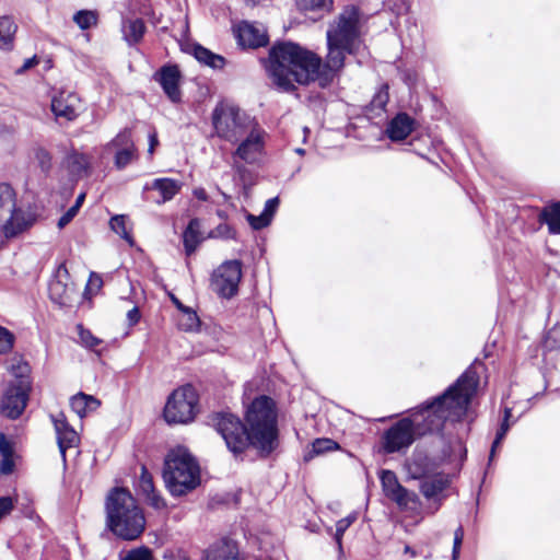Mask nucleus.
<instances>
[{"mask_svg":"<svg viewBox=\"0 0 560 560\" xmlns=\"http://www.w3.org/2000/svg\"><path fill=\"white\" fill-rule=\"evenodd\" d=\"M327 48L328 54L323 62L316 54L291 42L272 46L268 71L273 83L287 92L295 89L294 82L308 84L313 81L322 88L328 86L343 68L348 47L327 40Z\"/></svg>","mask_w":560,"mask_h":560,"instance_id":"obj_1","label":"nucleus"},{"mask_svg":"<svg viewBox=\"0 0 560 560\" xmlns=\"http://www.w3.org/2000/svg\"><path fill=\"white\" fill-rule=\"evenodd\" d=\"M245 420L247 427L236 416L219 412L213 415L212 424L234 455L252 446L260 457H268L279 446L275 401L268 396L255 398L246 409Z\"/></svg>","mask_w":560,"mask_h":560,"instance_id":"obj_2","label":"nucleus"},{"mask_svg":"<svg viewBox=\"0 0 560 560\" xmlns=\"http://www.w3.org/2000/svg\"><path fill=\"white\" fill-rule=\"evenodd\" d=\"M477 360L445 392L415 408L407 417L418 438L443 431L446 421L458 422L466 416L477 393Z\"/></svg>","mask_w":560,"mask_h":560,"instance_id":"obj_3","label":"nucleus"},{"mask_svg":"<svg viewBox=\"0 0 560 560\" xmlns=\"http://www.w3.org/2000/svg\"><path fill=\"white\" fill-rule=\"evenodd\" d=\"M106 527L124 540L137 539L145 528V517L136 499L125 488H114L105 501Z\"/></svg>","mask_w":560,"mask_h":560,"instance_id":"obj_4","label":"nucleus"},{"mask_svg":"<svg viewBox=\"0 0 560 560\" xmlns=\"http://www.w3.org/2000/svg\"><path fill=\"white\" fill-rule=\"evenodd\" d=\"M163 479L172 495H184L200 483L199 465L186 450L171 451L164 459Z\"/></svg>","mask_w":560,"mask_h":560,"instance_id":"obj_5","label":"nucleus"},{"mask_svg":"<svg viewBox=\"0 0 560 560\" xmlns=\"http://www.w3.org/2000/svg\"><path fill=\"white\" fill-rule=\"evenodd\" d=\"M211 118L215 136L232 144H236L257 124L238 107L224 103L214 107Z\"/></svg>","mask_w":560,"mask_h":560,"instance_id":"obj_6","label":"nucleus"},{"mask_svg":"<svg viewBox=\"0 0 560 560\" xmlns=\"http://www.w3.org/2000/svg\"><path fill=\"white\" fill-rule=\"evenodd\" d=\"M360 10L346 7L327 30V40L348 47V55H363L365 46L360 36Z\"/></svg>","mask_w":560,"mask_h":560,"instance_id":"obj_7","label":"nucleus"},{"mask_svg":"<svg viewBox=\"0 0 560 560\" xmlns=\"http://www.w3.org/2000/svg\"><path fill=\"white\" fill-rule=\"evenodd\" d=\"M199 396L190 384L175 389L168 397L164 408V419L167 423H187L194 420L197 412Z\"/></svg>","mask_w":560,"mask_h":560,"instance_id":"obj_8","label":"nucleus"},{"mask_svg":"<svg viewBox=\"0 0 560 560\" xmlns=\"http://www.w3.org/2000/svg\"><path fill=\"white\" fill-rule=\"evenodd\" d=\"M266 131L258 124L252 127L250 131L246 132L236 143L237 147L232 153L234 163L241 161L245 164L256 165L262 162L266 154Z\"/></svg>","mask_w":560,"mask_h":560,"instance_id":"obj_9","label":"nucleus"},{"mask_svg":"<svg viewBox=\"0 0 560 560\" xmlns=\"http://www.w3.org/2000/svg\"><path fill=\"white\" fill-rule=\"evenodd\" d=\"M242 279V264L240 260H229L220 265L212 273L211 289L220 298L231 299L238 291Z\"/></svg>","mask_w":560,"mask_h":560,"instance_id":"obj_10","label":"nucleus"},{"mask_svg":"<svg viewBox=\"0 0 560 560\" xmlns=\"http://www.w3.org/2000/svg\"><path fill=\"white\" fill-rule=\"evenodd\" d=\"M417 438L411 422L405 417L383 433L382 446L387 454L397 453L407 450Z\"/></svg>","mask_w":560,"mask_h":560,"instance_id":"obj_11","label":"nucleus"},{"mask_svg":"<svg viewBox=\"0 0 560 560\" xmlns=\"http://www.w3.org/2000/svg\"><path fill=\"white\" fill-rule=\"evenodd\" d=\"M153 80L161 85L164 94L172 103H179L182 101L180 84L183 74L177 65L167 63L162 66L154 72Z\"/></svg>","mask_w":560,"mask_h":560,"instance_id":"obj_12","label":"nucleus"},{"mask_svg":"<svg viewBox=\"0 0 560 560\" xmlns=\"http://www.w3.org/2000/svg\"><path fill=\"white\" fill-rule=\"evenodd\" d=\"M27 398V386L23 381L11 384L2 397L1 412L11 419L19 418L26 407Z\"/></svg>","mask_w":560,"mask_h":560,"instance_id":"obj_13","label":"nucleus"},{"mask_svg":"<svg viewBox=\"0 0 560 560\" xmlns=\"http://www.w3.org/2000/svg\"><path fill=\"white\" fill-rule=\"evenodd\" d=\"M233 31L237 44L243 48L255 49L269 43L267 30L261 24L243 21Z\"/></svg>","mask_w":560,"mask_h":560,"instance_id":"obj_14","label":"nucleus"},{"mask_svg":"<svg viewBox=\"0 0 560 560\" xmlns=\"http://www.w3.org/2000/svg\"><path fill=\"white\" fill-rule=\"evenodd\" d=\"M51 419L57 434L59 452L63 463H66V452L68 448L77 446L79 436L75 430L68 423L62 412L52 416Z\"/></svg>","mask_w":560,"mask_h":560,"instance_id":"obj_15","label":"nucleus"},{"mask_svg":"<svg viewBox=\"0 0 560 560\" xmlns=\"http://www.w3.org/2000/svg\"><path fill=\"white\" fill-rule=\"evenodd\" d=\"M2 222H4L2 229L7 238L15 237L33 224V220L16 206Z\"/></svg>","mask_w":560,"mask_h":560,"instance_id":"obj_16","label":"nucleus"},{"mask_svg":"<svg viewBox=\"0 0 560 560\" xmlns=\"http://www.w3.org/2000/svg\"><path fill=\"white\" fill-rule=\"evenodd\" d=\"M415 120L406 113L397 114L387 125L386 135L392 141L405 140L413 130Z\"/></svg>","mask_w":560,"mask_h":560,"instance_id":"obj_17","label":"nucleus"},{"mask_svg":"<svg viewBox=\"0 0 560 560\" xmlns=\"http://www.w3.org/2000/svg\"><path fill=\"white\" fill-rule=\"evenodd\" d=\"M203 560H238V547L231 539H222L205 551Z\"/></svg>","mask_w":560,"mask_h":560,"instance_id":"obj_18","label":"nucleus"},{"mask_svg":"<svg viewBox=\"0 0 560 560\" xmlns=\"http://www.w3.org/2000/svg\"><path fill=\"white\" fill-rule=\"evenodd\" d=\"M65 165L72 179H81L90 173V158L84 153L70 152L65 159Z\"/></svg>","mask_w":560,"mask_h":560,"instance_id":"obj_19","label":"nucleus"},{"mask_svg":"<svg viewBox=\"0 0 560 560\" xmlns=\"http://www.w3.org/2000/svg\"><path fill=\"white\" fill-rule=\"evenodd\" d=\"M182 188V183L177 179L164 177L155 178L151 186H145V189L156 190L161 195V199L156 200L159 205L172 200Z\"/></svg>","mask_w":560,"mask_h":560,"instance_id":"obj_20","label":"nucleus"},{"mask_svg":"<svg viewBox=\"0 0 560 560\" xmlns=\"http://www.w3.org/2000/svg\"><path fill=\"white\" fill-rule=\"evenodd\" d=\"M538 222L548 226L549 234H560V201L545 206L538 214Z\"/></svg>","mask_w":560,"mask_h":560,"instance_id":"obj_21","label":"nucleus"},{"mask_svg":"<svg viewBox=\"0 0 560 560\" xmlns=\"http://www.w3.org/2000/svg\"><path fill=\"white\" fill-rule=\"evenodd\" d=\"M145 31V24L141 19H127L122 21V37L129 46L140 43Z\"/></svg>","mask_w":560,"mask_h":560,"instance_id":"obj_22","label":"nucleus"},{"mask_svg":"<svg viewBox=\"0 0 560 560\" xmlns=\"http://www.w3.org/2000/svg\"><path fill=\"white\" fill-rule=\"evenodd\" d=\"M448 486V480L441 474L429 475L420 481V491L427 499H435Z\"/></svg>","mask_w":560,"mask_h":560,"instance_id":"obj_23","label":"nucleus"},{"mask_svg":"<svg viewBox=\"0 0 560 560\" xmlns=\"http://www.w3.org/2000/svg\"><path fill=\"white\" fill-rule=\"evenodd\" d=\"M200 228V219L194 218L189 221L183 233V244L187 256H190L192 253H195L202 241Z\"/></svg>","mask_w":560,"mask_h":560,"instance_id":"obj_24","label":"nucleus"},{"mask_svg":"<svg viewBox=\"0 0 560 560\" xmlns=\"http://www.w3.org/2000/svg\"><path fill=\"white\" fill-rule=\"evenodd\" d=\"M101 402L97 398L84 393L74 395L70 400L71 409L80 417L83 418L89 412L96 410Z\"/></svg>","mask_w":560,"mask_h":560,"instance_id":"obj_25","label":"nucleus"},{"mask_svg":"<svg viewBox=\"0 0 560 560\" xmlns=\"http://www.w3.org/2000/svg\"><path fill=\"white\" fill-rule=\"evenodd\" d=\"M71 98V95H68L67 97L60 95L55 96L51 100V112L57 118H65L66 120L71 121L78 117L75 107L70 103Z\"/></svg>","mask_w":560,"mask_h":560,"instance_id":"obj_26","label":"nucleus"},{"mask_svg":"<svg viewBox=\"0 0 560 560\" xmlns=\"http://www.w3.org/2000/svg\"><path fill=\"white\" fill-rule=\"evenodd\" d=\"M192 55L200 63L214 70L222 69L225 65V59L223 56L214 54L199 44L192 47Z\"/></svg>","mask_w":560,"mask_h":560,"instance_id":"obj_27","label":"nucleus"},{"mask_svg":"<svg viewBox=\"0 0 560 560\" xmlns=\"http://www.w3.org/2000/svg\"><path fill=\"white\" fill-rule=\"evenodd\" d=\"M400 510L408 512H418L420 510V500L416 492L408 490L407 488H402L399 492H397L392 499Z\"/></svg>","mask_w":560,"mask_h":560,"instance_id":"obj_28","label":"nucleus"},{"mask_svg":"<svg viewBox=\"0 0 560 560\" xmlns=\"http://www.w3.org/2000/svg\"><path fill=\"white\" fill-rule=\"evenodd\" d=\"M16 24L9 16H0V49L11 50L14 46Z\"/></svg>","mask_w":560,"mask_h":560,"instance_id":"obj_29","label":"nucleus"},{"mask_svg":"<svg viewBox=\"0 0 560 560\" xmlns=\"http://www.w3.org/2000/svg\"><path fill=\"white\" fill-rule=\"evenodd\" d=\"M15 206V192L13 188L9 184H0V222L13 211Z\"/></svg>","mask_w":560,"mask_h":560,"instance_id":"obj_30","label":"nucleus"},{"mask_svg":"<svg viewBox=\"0 0 560 560\" xmlns=\"http://www.w3.org/2000/svg\"><path fill=\"white\" fill-rule=\"evenodd\" d=\"M380 480L384 494L392 499L404 487L399 483L396 474L393 470L382 469L380 472Z\"/></svg>","mask_w":560,"mask_h":560,"instance_id":"obj_31","label":"nucleus"},{"mask_svg":"<svg viewBox=\"0 0 560 560\" xmlns=\"http://www.w3.org/2000/svg\"><path fill=\"white\" fill-rule=\"evenodd\" d=\"M296 7L302 12H330L334 0H295Z\"/></svg>","mask_w":560,"mask_h":560,"instance_id":"obj_32","label":"nucleus"},{"mask_svg":"<svg viewBox=\"0 0 560 560\" xmlns=\"http://www.w3.org/2000/svg\"><path fill=\"white\" fill-rule=\"evenodd\" d=\"M338 447H339V445L331 439H326V438L316 439L312 443V450L305 455L304 458H305V460H310L316 455H320L326 452L334 451Z\"/></svg>","mask_w":560,"mask_h":560,"instance_id":"obj_33","label":"nucleus"},{"mask_svg":"<svg viewBox=\"0 0 560 560\" xmlns=\"http://www.w3.org/2000/svg\"><path fill=\"white\" fill-rule=\"evenodd\" d=\"M110 229L124 238L129 245H133V238L127 229V217L124 214L114 215L109 221Z\"/></svg>","mask_w":560,"mask_h":560,"instance_id":"obj_34","label":"nucleus"},{"mask_svg":"<svg viewBox=\"0 0 560 560\" xmlns=\"http://www.w3.org/2000/svg\"><path fill=\"white\" fill-rule=\"evenodd\" d=\"M408 471L412 479L423 480L430 475L427 458L421 456L415 457L408 465Z\"/></svg>","mask_w":560,"mask_h":560,"instance_id":"obj_35","label":"nucleus"},{"mask_svg":"<svg viewBox=\"0 0 560 560\" xmlns=\"http://www.w3.org/2000/svg\"><path fill=\"white\" fill-rule=\"evenodd\" d=\"M199 325L200 320L197 313L190 307L185 308L183 316L178 322L179 328L185 331H194L199 327Z\"/></svg>","mask_w":560,"mask_h":560,"instance_id":"obj_36","label":"nucleus"},{"mask_svg":"<svg viewBox=\"0 0 560 560\" xmlns=\"http://www.w3.org/2000/svg\"><path fill=\"white\" fill-rule=\"evenodd\" d=\"M73 21L81 30H89L96 25L97 14L94 11L81 10L73 15Z\"/></svg>","mask_w":560,"mask_h":560,"instance_id":"obj_37","label":"nucleus"},{"mask_svg":"<svg viewBox=\"0 0 560 560\" xmlns=\"http://www.w3.org/2000/svg\"><path fill=\"white\" fill-rule=\"evenodd\" d=\"M68 289L59 280H55L49 284V296L50 299L59 304L65 305L68 302L67 296Z\"/></svg>","mask_w":560,"mask_h":560,"instance_id":"obj_38","label":"nucleus"},{"mask_svg":"<svg viewBox=\"0 0 560 560\" xmlns=\"http://www.w3.org/2000/svg\"><path fill=\"white\" fill-rule=\"evenodd\" d=\"M512 415V411L510 408H505L504 409V418H503V421L499 428V430L497 431V434H495V439L492 443V446H491V452H490V459L492 458V456L494 455V452L497 450V447L501 444V442L503 441V439L505 438L509 429H510V424H509V419Z\"/></svg>","mask_w":560,"mask_h":560,"instance_id":"obj_39","label":"nucleus"},{"mask_svg":"<svg viewBox=\"0 0 560 560\" xmlns=\"http://www.w3.org/2000/svg\"><path fill=\"white\" fill-rule=\"evenodd\" d=\"M34 158H35L40 171L45 175L49 174V172L52 167L51 154L45 148L38 147V148L34 149Z\"/></svg>","mask_w":560,"mask_h":560,"instance_id":"obj_40","label":"nucleus"},{"mask_svg":"<svg viewBox=\"0 0 560 560\" xmlns=\"http://www.w3.org/2000/svg\"><path fill=\"white\" fill-rule=\"evenodd\" d=\"M85 199V194L82 192L77 197V200L72 207H70L66 213H63L60 219L58 220V228L63 229L66 225H68L72 219L78 214L79 209L81 208L83 201Z\"/></svg>","mask_w":560,"mask_h":560,"instance_id":"obj_41","label":"nucleus"},{"mask_svg":"<svg viewBox=\"0 0 560 560\" xmlns=\"http://www.w3.org/2000/svg\"><path fill=\"white\" fill-rule=\"evenodd\" d=\"M208 237L220 240H236L237 233L236 230L230 224L221 223L209 232Z\"/></svg>","mask_w":560,"mask_h":560,"instance_id":"obj_42","label":"nucleus"},{"mask_svg":"<svg viewBox=\"0 0 560 560\" xmlns=\"http://www.w3.org/2000/svg\"><path fill=\"white\" fill-rule=\"evenodd\" d=\"M78 331L81 343L85 348L97 352V347L103 343V340L95 337L89 329H85L82 325H78Z\"/></svg>","mask_w":560,"mask_h":560,"instance_id":"obj_43","label":"nucleus"},{"mask_svg":"<svg viewBox=\"0 0 560 560\" xmlns=\"http://www.w3.org/2000/svg\"><path fill=\"white\" fill-rule=\"evenodd\" d=\"M136 156V148L117 149L115 154V166L118 170L125 168Z\"/></svg>","mask_w":560,"mask_h":560,"instance_id":"obj_44","label":"nucleus"},{"mask_svg":"<svg viewBox=\"0 0 560 560\" xmlns=\"http://www.w3.org/2000/svg\"><path fill=\"white\" fill-rule=\"evenodd\" d=\"M389 86L387 83H384L380 86V89L374 94L371 105L375 109H384L389 100L388 93Z\"/></svg>","mask_w":560,"mask_h":560,"instance_id":"obj_45","label":"nucleus"},{"mask_svg":"<svg viewBox=\"0 0 560 560\" xmlns=\"http://www.w3.org/2000/svg\"><path fill=\"white\" fill-rule=\"evenodd\" d=\"M112 145L116 149L136 148L131 137V130L125 128L113 140Z\"/></svg>","mask_w":560,"mask_h":560,"instance_id":"obj_46","label":"nucleus"},{"mask_svg":"<svg viewBox=\"0 0 560 560\" xmlns=\"http://www.w3.org/2000/svg\"><path fill=\"white\" fill-rule=\"evenodd\" d=\"M544 347L547 350L560 348V324H556L551 329H549L545 337Z\"/></svg>","mask_w":560,"mask_h":560,"instance_id":"obj_47","label":"nucleus"},{"mask_svg":"<svg viewBox=\"0 0 560 560\" xmlns=\"http://www.w3.org/2000/svg\"><path fill=\"white\" fill-rule=\"evenodd\" d=\"M121 560H154V558L152 550L149 547L142 546L128 551Z\"/></svg>","mask_w":560,"mask_h":560,"instance_id":"obj_48","label":"nucleus"},{"mask_svg":"<svg viewBox=\"0 0 560 560\" xmlns=\"http://www.w3.org/2000/svg\"><path fill=\"white\" fill-rule=\"evenodd\" d=\"M14 343V336L7 328L0 326V354L11 351Z\"/></svg>","mask_w":560,"mask_h":560,"instance_id":"obj_49","label":"nucleus"},{"mask_svg":"<svg viewBox=\"0 0 560 560\" xmlns=\"http://www.w3.org/2000/svg\"><path fill=\"white\" fill-rule=\"evenodd\" d=\"M246 219H247L249 225L252 226V229L256 230V231L268 226L271 222V220H269V218L262 212L259 215H254V214L248 213L246 215Z\"/></svg>","mask_w":560,"mask_h":560,"instance_id":"obj_50","label":"nucleus"},{"mask_svg":"<svg viewBox=\"0 0 560 560\" xmlns=\"http://www.w3.org/2000/svg\"><path fill=\"white\" fill-rule=\"evenodd\" d=\"M463 539H464V529H463L462 526H459L458 528H456V530L454 533L452 560H457L458 559Z\"/></svg>","mask_w":560,"mask_h":560,"instance_id":"obj_51","label":"nucleus"},{"mask_svg":"<svg viewBox=\"0 0 560 560\" xmlns=\"http://www.w3.org/2000/svg\"><path fill=\"white\" fill-rule=\"evenodd\" d=\"M349 527L350 526H348L342 520H339L336 523V532L334 538L339 550H342V536Z\"/></svg>","mask_w":560,"mask_h":560,"instance_id":"obj_52","label":"nucleus"},{"mask_svg":"<svg viewBox=\"0 0 560 560\" xmlns=\"http://www.w3.org/2000/svg\"><path fill=\"white\" fill-rule=\"evenodd\" d=\"M141 490L145 495H149L156 490L154 489L152 478L144 471L140 480Z\"/></svg>","mask_w":560,"mask_h":560,"instance_id":"obj_53","label":"nucleus"},{"mask_svg":"<svg viewBox=\"0 0 560 560\" xmlns=\"http://www.w3.org/2000/svg\"><path fill=\"white\" fill-rule=\"evenodd\" d=\"M13 500L11 497H1L0 498V520L5 515L10 514L13 510Z\"/></svg>","mask_w":560,"mask_h":560,"instance_id":"obj_54","label":"nucleus"},{"mask_svg":"<svg viewBox=\"0 0 560 560\" xmlns=\"http://www.w3.org/2000/svg\"><path fill=\"white\" fill-rule=\"evenodd\" d=\"M278 206H279V198L278 197L270 198L266 201L262 213H265L269 218V220H271L275 212L277 211Z\"/></svg>","mask_w":560,"mask_h":560,"instance_id":"obj_55","label":"nucleus"},{"mask_svg":"<svg viewBox=\"0 0 560 560\" xmlns=\"http://www.w3.org/2000/svg\"><path fill=\"white\" fill-rule=\"evenodd\" d=\"M147 500L149 504L156 510L164 509L166 506L164 499L156 491L147 495Z\"/></svg>","mask_w":560,"mask_h":560,"instance_id":"obj_56","label":"nucleus"},{"mask_svg":"<svg viewBox=\"0 0 560 560\" xmlns=\"http://www.w3.org/2000/svg\"><path fill=\"white\" fill-rule=\"evenodd\" d=\"M13 469H14L13 455L3 456L2 460H1L0 472L3 475H9L13 471Z\"/></svg>","mask_w":560,"mask_h":560,"instance_id":"obj_57","label":"nucleus"},{"mask_svg":"<svg viewBox=\"0 0 560 560\" xmlns=\"http://www.w3.org/2000/svg\"><path fill=\"white\" fill-rule=\"evenodd\" d=\"M102 284H103L102 278L97 273L91 272L86 289L90 291L96 292L102 288Z\"/></svg>","mask_w":560,"mask_h":560,"instance_id":"obj_58","label":"nucleus"},{"mask_svg":"<svg viewBox=\"0 0 560 560\" xmlns=\"http://www.w3.org/2000/svg\"><path fill=\"white\" fill-rule=\"evenodd\" d=\"M0 454L3 456L13 455V450L4 434H0Z\"/></svg>","mask_w":560,"mask_h":560,"instance_id":"obj_59","label":"nucleus"},{"mask_svg":"<svg viewBox=\"0 0 560 560\" xmlns=\"http://www.w3.org/2000/svg\"><path fill=\"white\" fill-rule=\"evenodd\" d=\"M36 65H38V59L36 56H33L31 58L25 59L23 65L19 69H16L15 72L18 74H22L31 68L35 67Z\"/></svg>","mask_w":560,"mask_h":560,"instance_id":"obj_60","label":"nucleus"},{"mask_svg":"<svg viewBox=\"0 0 560 560\" xmlns=\"http://www.w3.org/2000/svg\"><path fill=\"white\" fill-rule=\"evenodd\" d=\"M127 318L130 325H136L140 319L139 308L135 306L130 311H128Z\"/></svg>","mask_w":560,"mask_h":560,"instance_id":"obj_61","label":"nucleus"},{"mask_svg":"<svg viewBox=\"0 0 560 560\" xmlns=\"http://www.w3.org/2000/svg\"><path fill=\"white\" fill-rule=\"evenodd\" d=\"M159 144V139H158V135L155 131L151 132L149 135V149H148V152L150 155L153 154L154 150H155V147Z\"/></svg>","mask_w":560,"mask_h":560,"instance_id":"obj_62","label":"nucleus"},{"mask_svg":"<svg viewBox=\"0 0 560 560\" xmlns=\"http://www.w3.org/2000/svg\"><path fill=\"white\" fill-rule=\"evenodd\" d=\"M192 195L198 199V200H201V201H208L209 199V196L206 191L205 188L202 187H197L192 190Z\"/></svg>","mask_w":560,"mask_h":560,"instance_id":"obj_63","label":"nucleus"},{"mask_svg":"<svg viewBox=\"0 0 560 560\" xmlns=\"http://www.w3.org/2000/svg\"><path fill=\"white\" fill-rule=\"evenodd\" d=\"M171 300L173 302V304L182 312L185 311V308H188L187 306H185L174 294H171Z\"/></svg>","mask_w":560,"mask_h":560,"instance_id":"obj_64","label":"nucleus"}]
</instances>
